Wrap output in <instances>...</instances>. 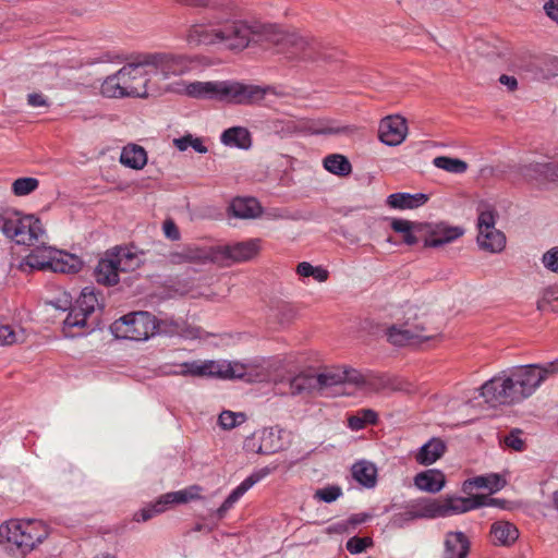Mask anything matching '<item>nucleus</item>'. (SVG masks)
Returning <instances> with one entry per match:
<instances>
[{
  "mask_svg": "<svg viewBox=\"0 0 558 558\" xmlns=\"http://www.w3.org/2000/svg\"><path fill=\"white\" fill-rule=\"evenodd\" d=\"M173 264L193 263L204 265L207 263L219 264L218 246L192 244L170 255Z\"/></svg>",
  "mask_w": 558,
  "mask_h": 558,
  "instance_id": "15",
  "label": "nucleus"
},
{
  "mask_svg": "<svg viewBox=\"0 0 558 558\" xmlns=\"http://www.w3.org/2000/svg\"><path fill=\"white\" fill-rule=\"evenodd\" d=\"M476 243L483 251L500 253L506 247V235L497 228L477 230Z\"/></svg>",
  "mask_w": 558,
  "mask_h": 558,
  "instance_id": "26",
  "label": "nucleus"
},
{
  "mask_svg": "<svg viewBox=\"0 0 558 558\" xmlns=\"http://www.w3.org/2000/svg\"><path fill=\"white\" fill-rule=\"evenodd\" d=\"M38 185L39 181L36 178H19L12 183V192L16 196H26L33 193Z\"/></svg>",
  "mask_w": 558,
  "mask_h": 558,
  "instance_id": "48",
  "label": "nucleus"
},
{
  "mask_svg": "<svg viewBox=\"0 0 558 558\" xmlns=\"http://www.w3.org/2000/svg\"><path fill=\"white\" fill-rule=\"evenodd\" d=\"M125 74L120 69L117 73L109 75L101 84V94L109 98L132 97L129 95L126 86Z\"/></svg>",
  "mask_w": 558,
  "mask_h": 558,
  "instance_id": "32",
  "label": "nucleus"
},
{
  "mask_svg": "<svg viewBox=\"0 0 558 558\" xmlns=\"http://www.w3.org/2000/svg\"><path fill=\"white\" fill-rule=\"evenodd\" d=\"M469 484L476 488H485L490 493H495L505 486V481L498 474H488L476 476L469 481Z\"/></svg>",
  "mask_w": 558,
  "mask_h": 558,
  "instance_id": "44",
  "label": "nucleus"
},
{
  "mask_svg": "<svg viewBox=\"0 0 558 558\" xmlns=\"http://www.w3.org/2000/svg\"><path fill=\"white\" fill-rule=\"evenodd\" d=\"M271 31L274 34L267 37V44L276 46L279 52L288 53L290 57L313 58L310 52L313 49L312 43L306 37L284 32L274 24Z\"/></svg>",
  "mask_w": 558,
  "mask_h": 558,
  "instance_id": "13",
  "label": "nucleus"
},
{
  "mask_svg": "<svg viewBox=\"0 0 558 558\" xmlns=\"http://www.w3.org/2000/svg\"><path fill=\"white\" fill-rule=\"evenodd\" d=\"M0 231L20 245L33 246L46 238V230L37 217L12 208L0 210Z\"/></svg>",
  "mask_w": 558,
  "mask_h": 558,
  "instance_id": "4",
  "label": "nucleus"
},
{
  "mask_svg": "<svg viewBox=\"0 0 558 558\" xmlns=\"http://www.w3.org/2000/svg\"><path fill=\"white\" fill-rule=\"evenodd\" d=\"M487 498L485 496L475 495L472 497H447L442 499L444 507L447 512V517L464 513L472 509H476L486 505H497V499H490L489 502H486Z\"/></svg>",
  "mask_w": 558,
  "mask_h": 558,
  "instance_id": "21",
  "label": "nucleus"
},
{
  "mask_svg": "<svg viewBox=\"0 0 558 558\" xmlns=\"http://www.w3.org/2000/svg\"><path fill=\"white\" fill-rule=\"evenodd\" d=\"M289 393L291 396L312 395L317 392L316 374L299 373L289 378Z\"/></svg>",
  "mask_w": 558,
  "mask_h": 558,
  "instance_id": "30",
  "label": "nucleus"
},
{
  "mask_svg": "<svg viewBox=\"0 0 558 558\" xmlns=\"http://www.w3.org/2000/svg\"><path fill=\"white\" fill-rule=\"evenodd\" d=\"M270 473L268 468L262 469L246 477L231 494L226 498L229 504L234 505L251 487Z\"/></svg>",
  "mask_w": 558,
  "mask_h": 558,
  "instance_id": "39",
  "label": "nucleus"
},
{
  "mask_svg": "<svg viewBox=\"0 0 558 558\" xmlns=\"http://www.w3.org/2000/svg\"><path fill=\"white\" fill-rule=\"evenodd\" d=\"M324 167L327 171L338 175H348L352 170L350 161L338 154L327 156L324 159Z\"/></svg>",
  "mask_w": 558,
  "mask_h": 558,
  "instance_id": "42",
  "label": "nucleus"
},
{
  "mask_svg": "<svg viewBox=\"0 0 558 558\" xmlns=\"http://www.w3.org/2000/svg\"><path fill=\"white\" fill-rule=\"evenodd\" d=\"M428 196L424 193H393L387 197V205L395 209L405 210L415 209L425 205Z\"/></svg>",
  "mask_w": 558,
  "mask_h": 558,
  "instance_id": "28",
  "label": "nucleus"
},
{
  "mask_svg": "<svg viewBox=\"0 0 558 558\" xmlns=\"http://www.w3.org/2000/svg\"><path fill=\"white\" fill-rule=\"evenodd\" d=\"M352 476L365 487H373L376 484V466L366 461H360L352 466Z\"/></svg>",
  "mask_w": 558,
  "mask_h": 558,
  "instance_id": "36",
  "label": "nucleus"
},
{
  "mask_svg": "<svg viewBox=\"0 0 558 558\" xmlns=\"http://www.w3.org/2000/svg\"><path fill=\"white\" fill-rule=\"evenodd\" d=\"M172 332L185 338V339H197L202 337V330L198 327L185 326V325H174V329Z\"/></svg>",
  "mask_w": 558,
  "mask_h": 558,
  "instance_id": "55",
  "label": "nucleus"
},
{
  "mask_svg": "<svg viewBox=\"0 0 558 558\" xmlns=\"http://www.w3.org/2000/svg\"><path fill=\"white\" fill-rule=\"evenodd\" d=\"M470 548V538L463 532H447L444 538L442 558H466Z\"/></svg>",
  "mask_w": 558,
  "mask_h": 558,
  "instance_id": "22",
  "label": "nucleus"
},
{
  "mask_svg": "<svg viewBox=\"0 0 558 558\" xmlns=\"http://www.w3.org/2000/svg\"><path fill=\"white\" fill-rule=\"evenodd\" d=\"M446 452V445L439 438H432L415 453V461L421 465H430Z\"/></svg>",
  "mask_w": 558,
  "mask_h": 558,
  "instance_id": "29",
  "label": "nucleus"
},
{
  "mask_svg": "<svg viewBox=\"0 0 558 558\" xmlns=\"http://www.w3.org/2000/svg\"><path fill=\"white\" fill-rule=\"evenodd\" d=\"M186 5L191 7H213L222 8L225 4L218 0H181Z\"/></svg>",
  "mask_w": 558,
  "mask_h": 558,
  "instance_id": "60",
  "label": "nucleus"
},
{
  "mask_svg": "<svg viewBox=\"0 0 558 558\" xmlns=\"http://www.w3.org/2000/svg\"><path fill=\"white\" fill-rule=\"evenodd\" d=\"M180 374L198 377L244 380V361L205 360L181 364Z\"/></svg>",
  "mask_w": 558,
  "mask_h": 558,
  "instance_id": "8",
  "label": "nucleus"
},
{
  "mask_svg": "<svg viewBox=\"0 0 558 558\" xmlns=\"http://www.w3.org/2000/svg\"><path fill=\"white\" fill-rule=\"evenodd\" d=\"M21 262L20 269L22 271L38 269L50 270L52 259L57 254V250L52 246L45 245L44 239Z\"/></svg>",
  "mask_w": 558,
  "mask_h": 558,
  "instance_id": "18",
  "label": "nucleus"
},
{
  "mask_svg": "<svg viewBox=\"0 0 558 558\" xmlns=\"http://www.w3.org/2000/svg\"><path fill=\"white\" fill-rule=\"evenodd\" d=\"M520 172L527 180L555 182L558 181V161H532L523 165Z\"/></svg>",
  "mask_w": 558,
  "mask_h": 558,
  "instance_id": "19",
  "label": "nucleus"
},
{
  "mask_svg": "<svg viewBox=\"0 0 558 558\" xmlns=\"http://www.w3.org/2000/svg\"><path fill=\"white\" fill-rule=\"evenodd\" d=\"M490 537L494 545L509 547L519 538V530L508 521H497L490 526Z\"/></svg>",
  "mask_w": 558,
  "mask_h": 558,
  "instance_id": "25",
  "label": "nucleus"
},
{
  "mask_svg": "<svg viewBox=\"0 0 558 558\" xmlns=\"http://www.w3.org/2000/svg\"><path fill=\"white\" fill-rule=\"evenodd\" d=\"M160 512H155L154 505L148 506L146 508H143L141 511L135 513L134 519L137 522H145L155 517L156 514H159Z\"/></svg>",
  "mask_w": 558,
  "mask_h": 558,
  "instance_id": "61",
  "label": "nucleus"
},
{
  "mask_svg": "<svg viewBox=\"0 0 558 558\" xmlns=\"http://www.w3.org/2000/svg\"><path fill=\"white\" fill-rule=\"evenodd\" d=\"M433 163L436 168L450 173H464L468 170V163L465 161L447 156L434 158Z\"/></svg>",
  "mask_w": 558,
  "mask_h": 558,
  "instance_id": "43",
  "label": "nucleus"
},
{
  "mask_svg": "<svg viewBox=\"0 0 558 558\" xmlns=\"http://www.w3.org/2000/svg\"><path fill=\"white\" fill-rule=\"evenodd\" d=\"M165 235L172 240L177 241L180 239V231L177 225L172 220H166L162 226Z\"/></svg>",
  "mask_w": 558,
  "mask_h": 558,
  "instance_id": "59",
  "label": "nucleus"
},
{
  "mask_svg": "<svg viewBox=\"0 0 558 558\" xmlns=\"http://www.w3.org/2000/svg\"><path fill=\"white\" fill-rule=\"evenodd\" d=\"M98 298L93 288H84L76 300L75 306L66 316L64 324L70 327L85 326L86 318L98 306Z\"/></svg>",
  "mask_w": 558,
  "mask_h": 558,
  "instance_id": "17",
  "label": "nucleus"
},
{
  "mask_svg": "<svg viewBox=\"0 0 558 558\" xmlns=\"http://www.w3.org/2000/svg\"><path fill=\"white\" fill-rule=\"evenodd\" d=\"M167 92L198 100H214L234 105H253L267 95H278L274 88L244 84L239 81H194L174 80L169 82Z\"/></svg>",
  "mask_w": 558,
  "mask_h": 558,
  "instance_id": "2",
  "label": "nucleus"
},
{
  "mask_svg": "<svg viewBox=\"0 0 558 558\" xmlns=\"http://www.w3.org/2000/svg\"><path fill=\"white\" fill-rule=\"evenodd\" d=\"M373 545V541L369 537H357L353 536L347 542V549L351 554H361Z\"/></svg>",
  "mask_w": 558,
  "mask_h": 558,
  "instance_id": "53",
  "label": "nucleus"
},
{
  "mask_svg": "<svg viewBox=\"0 0 558 558\" xmlns=\"http://www.w3.org/2000/svg\"><path fill=\"white\" fill-rule=\"evenodd\" d=\"M342 495V490L339 486H327L315 492V498L324 502H332Z\"/></svg>",
  "mask_w": 558,
  "mask_h": 558,
  "instance_id": "51",
  "label": "nucleus"
},
{
  "mask_svg": "<svg viewBox=\"0 0 558 558\" xmlns=\"http://www.w3.org/2000/svg\"><path fill=\"white\" fill-rule=\"evenodd\" d=\"M558 374V359L544 364L519 365L495 375L480 388L490 407L515 405L531 398L549 377Z\"/></svg>",
  "mask_w": 558,
  "mask_h": 558,
  "instance_id": "1",
  "label": "nucleus"
},
{
  "mask_svg": "<svg viewBox=\"0 0 558 558\" xmlns=\"http://www.w3.org/2000/svg\"><path fill=\"white\" fill-rule=\"evenodd\" d=\"M141 258L129 248L117 247L98 262L95 269L97 282L113 286L119 281V272L134 270L140 266Z\"/></svg>",
  "mask_w": 558,
  "mask_h": 558,
  "instance_id": "7",
  "label": "nucleus"
},
{
  "mask_svg": "<svg viewBox=\"0 0 558 558\" xmlns=\"http://www.w3.org/2000/svg\"><path fill=\"white\" fill-rule=\"evenodd\" d=\"M221 142L227 146L247 148L251 145V135L245 128L233 126L223 131Z\"/></svg>",
  "mask_w": 558,
  "mask_h": 558,
  "instance_id": "37",
  "label": "nucleus"
},
{
  "mask_svg": "<svg viewBox=\"0 0 558 558\" xmlns=\"http://www.w3.org/2000/svg\"><path fill=\"white\" fill-rule=\"evenodd\" d=\"M287 433L278 428H265L259 433L262 440L263 454H270L284 448V436Z\"/></svg>",
  "mask_w": 558,
  "mask_h": 558,
  "instance_id": "34",
  "label": "nucleus"
},
{
  "mask_svg": "<svg viewBox=\"0 0 558 558\" xmlns=\"http://www.w3.org/2000/svg\"><path fill=\"white\" fill-rule=\"evenodd\" d=\"M145 63L155 71L159 80L168 82L172 77L187 74L194 68V59L184 53L153 52L145 53Z\"/></svg>",
  "mask_w": 558,
  "mask_h": 558,
  "instance_id": "10",
  "label": "nucleus"
},
{
  "mask_svg": "<svg viewBox=\"0 0 558 558\" xmlns=\"http://www.w3.org/2000/svg\"><path fill=\"white\" fill-rule=\"evenodd\" d=\"M202 488L197 485L190 486L185 489L173 492L177 504H184L201 498Z\"/></svg>",
  "mask_w": 558,
  "mask_h": 558,
  "instance_id": "52",
  "label": "nucleus"
},
{
  "mask_svg": "<svg viewBox=\"0 0 558 558\" xmlns=\"http://www.w3.org/2000/svg\"><path fill=\"white\" fill-rule=\"evenodd\" d=\"M296 274L301 277H313L317 282H325L329 272L322 266H313L311 263L302 262L296 266Z\"/></svg>",
  "mask_w": 558,
  "mask_h": 558,
  "instance_id": "45",
  "label": "nucleus"
},
{
  "mask_svg": "<svg viewBox=\"0 0 558 558\" xmlns=\"http://www.w3.org/2000/svg\"><path fill=\"white\" fill-rule=\"evenodd\" d=\"M246 421L243 412L222 411L218 417V424L223 429H232Z\"/></svg>",
  "mask_w": 558,
  "mask_h": 558,
  "instance_id": "47",
  "label": "nucleus"
},
{
  "mask_svg": "<svg viewBox=\"0 0 558 558\" xmlns=\"http://www.w3.org/2000/svg\"><path fill=\"white\" fill-rule=\"evenodd\" d=\"M388 341L395 345H408L422 342L428 338L423 336L416 328L392 325L387 329Z\"/></svg>",
  "mask_w": 558,
  "mask_h": 558,
  "instance_id": "27",
  "label": "nucleus"
},
{
  "mask_svg": "<svg viewBox=\"0 0 558 558\" xmlns=\"http://www.w3.org/2000/svg\"><path fill=\"white\" fill-rule=\"evenodd\" d=\"M499 83L507 87L509 92H513L518 87V81L514 76L502 74L499 77Z\"/></svg>",
  "mask_w": 558,
  "mask_h": 558,
  "instance_id": "64",
  "label": "nucleus"
},
{
  "mask_svg": "<svg viewBox=\"0 0 558 558\" xmlns=\"http://www.w3.org/2000/svg\"><path fill=\"white\" fill-rule=\"evenodd\" d=\"M463 234V228L439 222L429 228L425 238V246L439 247L456 241Z\"/></svg>",
  "mask_w": 558,
  "mask_h": 558,
  "instance_id": "20",
  "label": "nucleus"
},
{
  "mask_svg": "<svg viewBox=\"0 0 558 558\" xmlns=\"http://www.w3.org/2000/svg\"><path fill=\"white\" fill-rule=\"evenodd\" d=\"M497 213L490 206H483L478 209L477 230L496 228Z\"/></svg>",
  "mask_w": 558,
  "mask_h": 558,
  "instance_id": "49",
  "label": "nucleus"
},
{
  "mask_svg": "<svg viewBox=\"0 0 558 558\" xmlns=\"http://www.w3.org/2000/svg\"><path fill=\"white\" fill-rule=\"evenodd\" d=\"M229 211L240 219H253L260 215L262 208L257 199L252 197H238L232 201Z\"/></svg>",
  "mask_w": 558,
  "mask_h": 558,
  "instance_id": "31",
  "label": "nucleus"
},
{
  "mask_svg": "<svg viewBox=\"0 0 558 558\" xmlns=\"http://www.w3.org/2000/svg\"><path fill=\"white\" fill-rule=\"evenodd\" d=\"M328 533H337V534H343L349 533L351 531L350 522L347 521H340L337 523H333L328 526L327 529Z\"/></svg>",
  "mask_w": 558,
  "mask_h": 558,
  "instance_id": "62",
  "label": "nucleus"
},
{
  "mask_svg": "<svg viewBox=\"0 0 558 558\" xmlns=\"http://www.w3.org/2000/svg\"><path fill=\"white\" fill-rule=\"evenodd\" d=\"M26 340L25 330L19 326L4 324L0 319V345H12Z\"/></svg>",
  "mask_w": 558,
  "mask_h": 558,
  "instance_id": "40",
  "label": "nucleus"
},
{
  "mask_svg": "<svg viewBox=\"0 0 558 558\" xmlns=\"http://www.w3.org/2000/svg\"><path fill=\"white\" fill-rule=\"evenodd\" d=\"M186 41L190 45H220V25L208 26L196 24L191 26L186 34Z\"/></svg>",
  "mask_w": 558,
  "mask_h": 558,
  "instance_id": "23",
  "label": "nucleus"
},
{
  "mask_svg": "<svg viewBox=\"0 0 558 558\" xmlns=\"http://www.w3.org/2000/svg\"><path fill=\"white\" fill-rule=\"evenodd\" d=\"M159 328L151 314L134 312L117 319L111 326V331L117 338L144 341L154 336Z\"/></svg>",
  "mask_w": 558,
  "mask_h": 558,
  "instance_id": "9",
  "label": "nucleus"
},
{
  "mask_svg": "<svg viewBox=\"0 0 558 558\" xmlns=\"http://www.w3.org/2000/svg\"><path fill=\"white\" fill-rule=\"evenodd\" d=\"M537 310L542 312H558V286H549L541 292Z\"/></svg>",
  "mask_w": 558,
  "mask_h": 558,
  "instance_id": "41",
  "label": "nucleus"
},
{
  "mask_svg": "<svg viewBox=\"0 0 558 558\" xmlns=\"http://www.w3.org/2000/svg\"><path fill=\"white\" fill-rule=\"evenodd\" d=\"M120 161L125 167L141 170L147 163L146 150L140 145H128L122 149Z\"/></svg>",
  "mask_w": 558,
  "mask_h": 558,
  "instance_id": "35",
  "label": "nucleus"
},
{
  "mask_svg": "<svg viewBox=\"0 0 558 558\" xmlns=\"http://www.w3.org/2000/svg\"><path fill=\"white\" fill-rule=\"evenodd\" d=\"M446 484L445 474L437 469H429L423 472H420L414 477V485L423 492L427 493H438L440 492Z\"/></svg>",
  "mask_w": 558,
  "mask_h": 558,
  "instance_id": "24",
  "label": "nucleus"
},
{
  "mask_svg": "<svg viewBox=\"0 0 558 558\" xmlns=\"http://www.w3.org/2000/svg\"><path fill=\"white\" fill-rule=\"evenodd\" d=\"M422 515L426 518L447 517L442 499L427 502L422 509Z\"/></svg>",
  "mask_w": 558,
  "mask_h": 558,
  "instance_id": "50",
  "label": "nucleus"
},
{
  "mask_svg": "<svg viewBox=\"0 0 558 558\" xmlns=\"http://www.w3.org/2000/svg\"><path fill=\"white\" fill-rule=\"evenodd\" d=\"M316 381L317 392L328 396L340 393V388L347 384L361 386L365 383V379L356 369L345 366H330L316 374Z\"/></svg>",
  "mask_w": 558,
  "mask_h": 558,
  "instance_id": "11",
  "label": "nucleus"
},
{
  "mask_svg": "<svg viewBox=\"0 0 558 558\" xmlns=\"http://www.w3.org/2000/svg\"><path fill=\"white\" fill-rule=\"evenodd\" d=\"M408 123L402 116H388L383 118L379 122L378 137L381 143L388 146L402 144L408 136Z\"/></svg>",
  "mask_w": 558,
  "mask_h": 558,
  "instance_id": "16",
  "label": "nucleus"
},
{
  "mask_svg": "<svg viewBox=\"0 0 558 558\" xmlns=\"http://www.w3.org/2000/svg\"><path fill=\"white\" fill-rule=\"evenodd\" d=\"M145 61L146 54L143 53L121 68L126 80L124 89H129V95L132 97H146L154 87L148 76L149 64Z\"/></svg>",
  "mask_w": 558,
  "mask_h": 558,
  "instance_id": "12",
  "label": "nucleus"
},
{
  "mask_svg": "<svg viewBox=\"0 0 558 558\" xmlns=\"http://www.w3.org/2000/svg\"><path fill=\"white\" fill-rule=\"evenodd\" d=\"M82 266L83 263L77 256L57 250L50 270L61 274H76L82 269Z\"/></svg>",
  "mask_w": 558,
  "mask_h": 558,
  "instance_id": "33",
  "label": "nucleus"
},
{
  "mask_svg": "<svg viewBox=\"0 0 558 558\" xmlns=\"http://www.w3.org/2000/svg\"><path fill=\"white\" fill-rule=\"evenodd\" d=\"M244 372L246 383L279 385L289 381L292 375V361L281 356H256L244 361Z\"/></svg>",
  "mask_w": 558,
  "mask_h": 558,
  "instance_id": "6",
  "label": "nucleus"
},
{
  "mask_svg": "<svg viewBox=\"0 0 558 558\" xmlns=\"http://www.w3.org/2000/svg\"><path fill=\"white\" fill-rule=\"evenodd\" d=\"M544 9L546 14L554 21L558 23V0H548Z\"/></svg>",
  "mask_w": 558,
  "mask_h": 558,
  "instance_id": "63",
  "label": "nucleus"
},
{
  "mask_svg": "<svg viewBox=\"0 0 558 558\" xmlns=\"http://www.w3.org/2000/svg\"><path fill=\"white\" fill-rule=\"evenodd\" d=\"M49 535L48 525L41 520H9L0 524V538L27 554L41 544Z\"/></svg>",
  "mask_w": 558,
  "mask_h": 558,
  "instance_id": "5",
  "label": "nucleus"
},
{
  "mask_svg": "<svg viewBox=\"0 0 558 558\" xmlns=\"http://www.w3.org/2000/svg\"><path fill=\"white\" fill-rule=\"evenodd\" d=\"M173 145L181 151H184L189 147H192L195 151L199 154L207 153V147L203 144V141L198 137H194L192 134H186L182 137L174 138Z\"/></svg>",
  "mask_w": 558,
  "mask_h": 558,
  "instance_id": "46",
  "label": "nucleus"
},
{
  "mask_svg": "<svg viewBox=\"0 0 558 558\" xmlns=\"http://www.w3.org/2000/svg\"><path fill=\"white\" fill-rule=\"evenodd\" d=\"M390 227L395 232L402 234L403 241L408 245L417 243V238L415 236L414 232L421 229L420 223L407 219L392 218L390 221Z\"/></svg>",
  "mask_w": 558,
  "mask_h": 558,
  "instance_id": "38",
  "label": "nucleus"
},
{
  "mask_svg": "<svg viewBox=\"0 0 558 558\" xmlns=\"http://www.w3.org/2000/svg\"><path fill=\"white\" fill-rule=\"evenodd\" d=\"M244 449L250 452H256L263 454L262 440H259V433L253 434L247 437L244 441Z\"/></svg>",
  "mask_w": 558,
  "mask_h": 558,
  "instance_id": "57",
  "label": "nucleus"
},
{
  "mask_svg": "<svg viewBox=\"0 0 558 558\" xmlns=\"http://www.w3.org/2000/svg\"><path fill=\"white\" fill-rule=\"evenodd\" d=\"M271 24L232 20L220 24V45L233 51H242L254 45L267 44L272 35Z\"/></svg>",
  "mask_w": 558,
  "mask_h": 558,
  "instance_id": "3",
  "label": "nucleus"
},
{
  "mask_svg": "<svg viewBox=\"0 0 558 558\" xmlns=\"http://www.w3.org/2000/svg\"><path fill=\"white\" fill-rule=\"evenodd\" d=\"M173 492L162 495L155 504L154 509L155 512H163L167 510L168 506L177 504L174 499Z\"/></svg>",
  "mask_w": 558,
  "mask_h": 558,
  "instance_id": "58",
  "label": "nucleus"
},
{
  "mask_svg": "<svg viewBox=\"0 0 558 558\" xmlns=\"http://www.w3.org/2000/svg\"><path fill=\"white\" fill-rule=\"evenodd\" d=\"M259 251V239L218 245L219 264L244 263L257 256Z\"/></svg>",
  "mask_w": 558,
  "mask_h": 558,
  "instance_id": "14",
  "label": "nucleus"
},
{
  "mask_svg": "<svg viewBox=\"0 0 558 558\" xmlns=\"http://www.w3.org/2000/svg\"><path fill=\"white\" fill-rule=\"evenodd\" d=\"M542 263L548 271L558 274V246L546 251L542 256Z\"/></svg>",
  "mask_w": 558,
  "mask_h": 558,
  "instance_id": "54",
  "label": "nucleus"
},
{
  "mask_svg": "<svg viewBox=\"0 0 558 558\" xmlns=\"http://www.w3.org/2000/svg\"><path fill=\"white\" fill-rule=\"evenodd\" d=\"M504 442L507 447L515 450L522 451L524 449V441L520 437V432H511L508 436L505 437Z\"/></svg>",
  "mask_w": 558,
  "mask_h": 558,
  "instance_id": "56",
  "label": "nucleus"
}]
</instances>
